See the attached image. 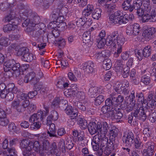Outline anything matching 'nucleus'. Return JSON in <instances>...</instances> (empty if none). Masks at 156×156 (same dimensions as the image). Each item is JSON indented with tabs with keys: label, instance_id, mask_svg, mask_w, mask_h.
Listing matches in <instances>:
<instances>
[{
	"label": "nucleus",
	"instance_id": "obj_1",
	"mask_svg": "<svg viewBox=\"0 0 156 156\" xmlns=\"http://www.w3.org/2000/svg\"><path fill=\"white\" fill-rule=\"evenodd\" d=\"M107 41L108 45L117 48L116 51L114 53V56L118 57L122 52V46L125 41V38L119 34L117 31H115L108 36Z\"/></svg>",
	"mask_w": 156,
	"mask_h": 156
},
{
	"label": "nucleus",
	"instance_id": "obj_2",
	"mask_svg": "<svg viewBox=\"0 0 156 156\" xmlns=\"http://www.w3.org/2000/svg\"><path fill=\"white\" fill-rule=\"evenodd\" d=\"M87 128L91 135H93L98 132V133L102 134L104 136L106 134L109 129L108 124L105 122H98L97 124L94 122H90Z\"/></svg>",
	"mask_w": 156,
	"mask_h": 156
},
{
	"label": "nucleus",
	"instance_id": "obj_3",
	"mask_svg": "<svg viewBox=\"0 0 156 156\" xmlns=\"http://www.w3.org/2000/svg\"><path fill=\"white\" fill-rule=\"evenodd\" d=\"M122 140L126 147H131L134 142L135 149H139L140 148L141 142L140 139L138 138L135 139L133 134L131 131H128L127 133L124 134L122 137Z\"/></svg>",
	"mask_w": 156,
	"mask_h": 156
},
{
	"label": "nucleus",
	"instance_id": "obj_4",
	"mask_svg": "<svg viewBox=\"0 0 156 156\" xmlns=\"http://www.w3.org/2000/svg\"><path fill=\"white\" fill-rule=\"evenodd\" d=\"M109 19L111 23L115 24L121 25L128 22L127 14H124L119 10L111 15Z\"/></svg>",
	"mask_w": 156,
	"mask_h": 156
},
{
	"label": "nucleus",
	"instance_id": "obj_5",
	"mask_svg": "<svg viewBox=\"0 0 156 156\" xmlns=\"http://www.w3.org/2000/svg\"><path fill=\"white\" fill-rule=\"evenodd\" d=\"M43 105L46 112L40 110L38 111L37 113L33 114L30 116L29 119L30 122H33L35 121L41 122L42 121L43 122V119L46 117L47 113L49 112L48 107L47 106H45V105Z\"/></svg>",
	"mask_w": 156,
	"mask_h": 156
},
{
	"label": "nucleus",
	"instance_id": "obj_6",
	"mask_svg": "<svg viewBox=\"0 0 156 156\" xmlns=\"http://www.w3.org/2000/svg\"><path fill=\"white\" fill-rule=\"evenodd\" d=\"M134 112H132L131 114L135 117H139L142 121H144L147 118L148 109L147 108L143 107H138L133 108Z\"/></svg>",
	"mask_w": 156,
	"mask_h": 156
},
{
	"label": "nucleus",
	"instance_id": "obj_7",
	"mask_svg": "<svg viewBox=\"0 0 156 156\" xmlns=\"http://www.w3.org/2000/svg\"><path fill=\"white\" fill-rule=\"evenodd\" d=\"M152 47L150 45L145 46L143 50H140L135 51V54L139 60H141L143 58H147L151 55Z\"/></svg>",
	"mask_w": 156,
	"mask_h": 156
},
{
	"label": "nucleus",
	"instance_id": "obj_8",
	"mask_svg": "<svg viewBox=\"0 0 156 156\" xmlns=\"http://www.w3.org/2000/svg\"><path fill=\"white\" fill-rule=\"evenodd\" d=\"M67 8L63 5H60L58 8L54 9L50 15V18L53 20H55L59 17L60 15L65 13V11H67Z\"/></svg>",
	"mask_w": 156,
	"mask_h": 156
},
{
	"label": "nucleus",
	"instance_id": "obj_9",
	"mask_svg": "<svg viewBox=\"0 0 156 156\" xmlns=\"http://www.w3.org/2000/svg\"><path fill=\"white\" fill-rule=\"evenodd\" d=\"M140 31V27L139 24L135 23L132 25L131 28L127 29L126 33L128 35L136 36L139 34Z\"/></svg>",
	"mask_w": 156,
	"mask_h": 156
},
{
	"label": "nucleus",
	"instance_id": "obj_10",
	"mask_svg": "<svg viewBox=\"0 0 156 156\" xmlns=\"http://www.w3.org/2000/svg\"><path fill=\"white\" fill-rule=\"evenodd\" d=\"M154 144L153 142L147 143L148 145L147 149H144L141 151L143 156H154Z\"/></svg>",
	"mask_w": 156,
	"mask_h": 156
},
{
	"label": "nucleus",
	"instance_id": "obj_11",
	"mask_svg": "<svg viewBox=\"0 0 156 156\" xmlns=\"http://www.w3.org/2000/svg\"><path fill=\"white\" fill-rule=\"evenodd\" d=\"M156 31L154 27L148 28L143 32L142 36L147 41H149L154 37V34Z\"/></svg>",
	"mask_w": 156,
	"mask_h": 156
},
{
	"label": "nucleus",
	"instance_id": "obj_12",
	"mask_svg": "<svg viewBox=\"0 0 156 156\" xmlns=\"http://www.w3.org/2000/svg\"><path fill=\"white\" fill-rule=\"evenodd\" d=\"M94 62L89 61L84 63L83 65V70L84 71L85 73L87 74L92 73L94 70Z\"/></svg>",
	"mask_w": 156,
	"mask_h": 156
},
{
	"label": "nucleus",
	"instance_id": "obj_13",
	"mask_svg": "<svg viewBox=\"0 0 156 156\" xmlns=\"http://www.w3.org/2000/svg\"><path fill=\"white\" fill-rule=\"evenodd\" d=\"M115 107L112 111L111 113H110V116L115 119H120L123 116V114L121 112L122 110L119 106Z\"/></svg>",
	"mask_w": 156,
	"mask_h": 156
},
{
	"label": "nucleus",
	"instance_id": "obj_14",
	"mask_svg": "<svg viewBox=\"0 0 156 156\" xmlns=\"http://www.w3.org/2000/svg\"><path fill=\"white\" fill-rule=\"evenodd\" d=\"M93 28L92 27L90 29L87 31L83 33V35L82 38L83 43L85 44H91L92 42L91 40V32L92 31Z\"/></svg>",
	"mask_w": 156,
	"mask_h": 156
},
{
	"label": "nucleus",
	"instance_id": "obj_15",
	"mask_svg": "<svg viewBox=\"0 0 156 156\" xmlns=\"http://www.w3.org/2000/svg\"><path fill=\"white\" fill-rule=\"evenodd\" d=\"M102 89L97 87H91L89 89L88 94L91 98H94L101 93Z\"/></svg>",
	"mask_w": 156,
	"mask_h": 156
},
{
	"label": "nucleus",
	"instance_id": "obj_16",
	"mask_svg": "<svg viewBox=\"0 0 156 156\" xmlns=\"http://www.w3.org/2000/svg\"><path fill=\"white\" fill-rule=\"evenodd\" d=\"M46 124L47 126H49V130L47 131V133L49 135V136L57 137V135L56 133V129L55 124L52 123V122L49 123V122H47Z\"/></svg>",
	"mask_w": 156,
	"mask_h": 156
},
{
	"label": "nucleus",
	"instance_id": "obj_17",
	"mask_svg": "<svg viewBox=\"0 0 156 156\" xmlns=\"http://www.w3.org/2000/svg\"><path fill=\"white\" fill-rule=\"evenodd\" d=\"M93 5L89 4L87 5V8L83 11L82 15L86 19L91 17V14L93 10Z\"/></svg>",
	"mask_w": 156,
	"mask_h": 156
},
{
	"label": "nucleus",
	"instance_id": "obj_18",
	"mask_svg": "<svg viewBox=\"0 0 156 156\" xmlns=\"http://www.w3.org/2000/svg\"><path fill=\"white\" fill-rule=\"evenodd\" d=\"M142 21L143 22H146L148 21L155 22L156 20V18H154V16L151 14V11L150 12H146L142 16Z\"/></svg>",
	"mask_w": 156,
	"mask_h": 156
},
{
	"label": "nucleus",
	"instance_id": "obj_19",
	"mask_svg": "<svg viewBox=\"0 0 156 156\" xmlns=\"http://www.w3.org/2000/svg\"><path fill=\"white\" fill-rule=\"evenodd\" d=\"M17 27V25L9 23L3 26V30L5 33L8 34L14 30Z\"/></svg>",
	"mask_w": 156,
	"mask_h": 156
},
{
	"label": "nucleus",
	"instance_id": "obj_20",
	"mask_svg": "<svg viewBox=\"0 0 156 156\" xmlns=\"http://www.w3.org/2000/svg\"><path fill=\"white\" fill-rule=\"evenodd\" d=\"M119 130L115 127H113L110 130L109 140L112 141H114L116 137H117Z\"/></svg>",
	"mask_w": 156,
	"mask_h": 156
},
{
	"label": "nucleus",
	"instance_id": "obj_21",
	"mask_svg": "<svg viewBox=\"0 0 156 156\" xmlns=\"http://www.w3.org/2000/svg\"><path fill=\"white\" fill-rule=\"evenodd\" d=\"M15 61L13 59H9L6 61L4 64V71H8L12 68V66L15 64Z\"/></svg>",
	"mask_w": 156,
	"mask_h": 156
},
{
	"label": "nucleus",
	"instance_id": "obj_22",
	"mask_svg": "<svg viewBox=\"0 0 156 156\" xmlns=\"http://www.w3.org/2000/svg\"><path fill=\"white\" fill-rule=\"evenodd\" d=\"M113 96L110 95V98H107L105 101V105L111 109L112 111L115 108V107H118V105H116V103L115 102H113L112 99V97Z\"/></svg>",
	"mask_w": 156,
	"mask_h": 156
},
{
	"label": "nucleus",
	"instance_id": "obj_23",
	"mask_svg": "<svg viewBox=\"0 0 156 156\" xmlns=\"http://www.w3.org/2000/svg\"><path fill=\"white\" fill-rule=\"evenodd\" d=\"M58 115L57 112L55 110H52L51 112L50 115L48 117L47 119V122L49 123L52 122V120L55 121L57 120Z\"/></svg>",
	"mask_w": 156,
	"mask_h": 156
},
{
	"label": "nucleus",
	"instance_id": "obj_24",
	"mask_svg": "<svg viewBox=\"0 0 156 156\" xmlns=\"http://www.w3.org/2000/svg\"><path fill=\"white\" fill-rule=\"evenodd\" d=\"M15 16L13 13H11L10 14L6 15L4 18L5 22H11V24L15 23V21H17V19H16Z\"/></svg>",
	"mask_w": 156,
	"mask_h": 156
},
{
	"label": "nucleus",
	"instance_id": "obj_25",
	"mask_svg": "<svg viewBox=\"0 0 156 156\" xmlns=\"http://www.w3.org/2000/svg\"><path fill=\"white\" fill-rule=\"evenodd\" d=\"M142 3L143 6L144 7V10L146 12H150L152 8V5L150 4V0H141L140 1Z\"/></svg>",
	"mask_w": 156,
	"mask_h": 156
},
{
	"label": "nucleus",
	"instance_id": "obj_26",
	"mask_svg": "<svg viewBox=\"0 0 156 156\" xmlns=\"http://www.w3.org/2000/svg\"><path fill=\"white\" fill-rule=\"evenodd\" d=\"M28 147L30 150L33 149L35 151L38 152V150L40 149V145L38 141H36L33 143L32 142L30 143L29 146Z\"/></svg>",
	"mask_w": 156,
	"mask_h": 156
},
{
	"label": "nucleus",
	"instance_id": "obj_27",
	"mask_svg": "<svg viewBox=\"0 0 156 156\" xmlns=\"http://www.w3.org/2000/svg\"><path fill=\"white\" fill-rule=\"evenodd\" d=\"M35 13V12H33L32 10L28 8V9L22 11V13L21 14V15H22V16H24L25 17H26L27 18L32 19L33 16H34V14Z\"/></svg>",
	"mask_w": 156,
	"mask_h": 156
},
{
	"label": "nucleus",
	"instance_id": "obj_28",
	"mask_svg": "<svg viewBox=\"0 0 156 156\" xmlns=\"http://www.w3.org/2000/svg\"><path fill=\"white\" fill-rule=\"evenodd\" d=\"M76 120L78 124L79 125L80 128L82 129H85L88 126L87 123L84 119L79 117Z\"/></svg>",
	"mask_w": 156,
	"mask_h": 156
},
{
	"label": "nucleus",
	"instance_id": "obj_29",
	"mask_svg": "<svg viewBox=\"0 0 156 156\" xmlns=\"http://www.w3.org/2000/svg\"><path fill=\"white\" fill-rule=\"evenodd\" d=\"M23 60L27 62H30L33 59H35L33 55L30 53L29 51L23 55L22 57Z\"/></svg>",
	"mask_w": 156,
	"mask_h": 156
},
{
	"label": "nucleus",
	"instance_id": "obj_30",
	"mask_svg": "<svg viewBox=\"0 0 156 156\" xmlns=\"http://www.w3.org/2000/svg\"><path fill=\"white\" fill-rule=\"evenodd\" d=\"M101 10L99 8L95 9L93 8V10L91 14V16L94 19L98 20L101 16Z\"/></svg>",
	"mask_w": 156,
	"mask_h": 156
},
{
	"label": "nucleus",
	"instance_id": "obj_31",
	"mask_svg": "<svg viewBox=\"0 0 156 156\" xmlns=\"http://www.w3.org/2000/svg\"><path fill=\"white\" fill-rule=\"evenodd\" d=\"M20 104L19 100H14L12 102L11 107L13 109H16L19 112H21L22 108Z\"/></svg>",
	"mask_w": 156,
	"mask_h": 156
},
{
	"label": "nucleus",
	"instance_id": "obj_32",
	"mask_svg": "<svg viewBox=\"0 0 156 156\" xmlns=\"http://www.w3.org/2000/svg\"><path fill=\"white\" fill-rule=\"evenodd\" d=\"M23 67H21L19 63H16L15 62V64L14 65V66H12L11 69L14 72L15 74L14 76H18L20 74V68L21 69Z\"/></svg>",
	"mask_w": 156,
	"mask_h": 156
},
{
	"label": "nucleus",
	"instance_id": "obj_33",
	"mask_svg": "<svg viewBox=\"0 0 156 156\" xmlns=\"http://www.w3.org/2000/svg\"><path fill=\"white\" fill-rule=\"evenodd\" d=\"M30 142L27 139H23L21 140V142L20 143V146L21 148H25V150L24 151H30V150L28 149V147L29 148V146Z\"/></svg>",
	"mask_w": 156,
	"mask_h": 156
},
{
	"label": "nucleus",
	"instance_id": "obj_34",
	"mask_svg": "<svg viewBox=\"0 0 156 156\" xmlns=\"http://www.w3.org/2000/svg\"><path fill=\"white\" fill-rule=\"evenodd\" d=\"M112 62L109 59H106L103 61V68L106 70H108L111 68Z\"/></svg>",
	"mask_w": 156,
	"mask_h": 156
},
{
	"label": "nucleus",
	"instance_id": "obj_35",
	"mask_svg": "<svg viewBox=\"0 0 156 156\" xmlns=\"http://www.w3.org/2000/svg\"><path fill=\"white\" fill-rule=\"evenodd\" d=\"M41 34V30H37L36 29L32 32L31 34H30L29 35L33 38H34L35 39H37L39 38Z\"/></svg>",
	"mask_w": 156,
	"mask_h": 156
},
{
	"label": "nucleus",
	"instance_id": "obj_36",
	"mask_svg": "<svg viewBox=\"0 0 156 156\" xmlns=\"http://www.w3.org/2000/svg\"><path fill=\"white\" fill-rule=\"evenodd\" d=\"M35 76V74L34 72H30L25 76L24 80V82L26 83L30 82Z\"/></svg>",
	"mask_w": 156,
	"mask_h": 156
},
{
	"label": "nucleus",
	"instance_id": "obj_37",
	"mask_svg": "<svg viewBox=\"0 0 156 156\" xmlns=\"http://www.w3.org/2000/svg\"><path fill=\"white\" fill-rule=\"evenodd\" d=\"M6 90H7L8 92H12L13 93H16L17 91L16 87H15L14 84L13 83L7 84Z\"/></svg>",
	"mask_w": 156,
	"mask_h": 156
},
{
	"label": "nucleus",
	"instance_id": "obj_38",
	"mask_svg": "<svg viewBox=\"0 0 156 156\" xmlns=\"http://www.w3.org/2000/svg\"><path fill=\"white\" fill-rule=\"evenodd\" d=\"M10 44L9 38L5 37L0 38V45L2 46L6 47Z\"/></svg>",
	"mask_w": 156,
	"mask_h": 156
},
{
	"label": "nucleus",
	"instance_id": "obj_39",
	"mask_svg": "<svg viewBox=\"0 0 156 156\" xmlns=\"http://www.w3.org/2000/svg\"><path fill=\"white\" fill-rule=\"evenodd\" d=\"M102 135L100 133V134H96L93 137V143L95 144H100L101 140L102 139Z\"/></svg>",
	"mask_w": 156,
	"mask_h": 156
},
{
	"label": "nucleus",
	"instance_id": "obj_40",
	"mask_svg": "<svg viewBox=\"0 0 156 156\" xmlns=\"http://www.w3.org/2000/svg\"><path fill=\"white\" fill-rule=\"evenodd\" d=\"M113 102H115L116 103V105L120 104L124 100V97L121 95H119L117 97H112Z\"/></svg>",
	"mask_w": 156,
	"mask_h": 156
},
{
	"label": "nucleus",
	"instance_id": "obj_41",
	"mask_svg": "<svg viewBox=\"0 0 156 156\" xmlns=\"http://www.w3.org/2000/svg\"><path fill=\"white\" fill-rule=\"evenodd\" d=\"M96 41L97 46L98 48H103L106 43L105 39L97 38Z\"/></svg>",
	"mask_w": 156,
	"mask_h": 156
},
{
	"label": "nucleus",
	"instance_id": "obj_42",
	"mask_svg": "<svg viewBox=\"0 0 156 156\" xmlns=\"http://www.w3.org/2000/svg\"><path fill=\"white\" fill-rule=\"evenodd\" d=\"M105 6V8L106 9L107 11L109 13L112 12V13L113 10L116 7V5L114 4H106Z\"/></svg>",
	"mask_w": 156,
	"mask_h": 156
},
{
	"label": "nucleus",
	"instance_id": "obj_43",
	"mask_svg": "<svg viewBox=\"0 0 156 156\" xmlns=\"http://www.w3.org/2000/svg\"><path fill=\"white\" fill-rule=\"evenodd\" d=\"M104 97L102 95H99L94 100V104L98 106L100 105L104 101Z\"/></svg>",
	"mask_w": 156,
	"mask_h": 156
},
{
	"label": "nucleus",
	"instance_id": "obj_44",
	"mask_svg": "<svg viewBox=\"0 0 156 156\" xmlns=\"http://www.w3.org/2000/svg\"><path fill=\"white\" fill-rule=\"evenodd\" d=\"M34 16L32 19H30L32 22H33V24H34L35 25L39 24L41 21L40 17L35 12L34 14Z\"/></svg>",
	"mask_w": 156,
	"mask_h": 156
},
{
	"label": "nucleus",
	"instance_id": "obj_45",
	"mask_svg": "<svg viewBox=\"0 0 156 156\" xmlns=\"http://www.w3.org/2000/svg\"><path fill=\"white\" fill-rule=\"evenodd\" d=\"M142 4V3H141V2L140 3H138L136 2H134L133 5H132L130 9V12H132L134 9L137 10L140 8Z\"/></svg>",
	"mask_w": 156,
	"mask_h": 156
},
{
	"label": "nucleus",
	"instance_id": "obj_46",
	"mask_svg": "<svg viewBox=\"0 0 156 156\" xmlns=\"http://www.w3.org/2000/svg\"><path fill=\"white\" fill-rule=\"evenodd\" d=\"M60 102V99L58 97H57L55 98L52 103L51 106L52 108H55L59 107Z\"/></svg>",
	"mask_w": 156,
	"mask_h": 156
},
{
	"label": "nucleus",
	"instance_id": "obj_47",
	"mask_svg": "<svg viewBox=\"0 0 156 156\" xmlns=\"http://www.w3.org/2000/svg\"><path fill=\"white\" fill-rule=\"evenodd\" d=\"M72 113H70V114L69 115L70 116L71 118L70 119H69V121L71 120L72 119H77V118L79 117L78 116V111L76 109H73L72 112Z\"/></svg>",
	"mask_w": 156,
	"mask_h": 156
},
{
	"label": "nucleus",
	"instance_id": "obj_48",
	"mask_svg": "<svg viewBox=\"0 0 156 156\" xmlns=\"http://www.w3.org/2000/svg\"><path fill=\"white\" fill-rule=\"evenodd\" d=\"M41 125V122L37 121L31 124L30 128L31 130L38 129L40 128Z\"/></svg>",
	"mask_w": 156,
	"mask_h": 156
},
{
	"label": "nucleus",
	"instance_id": "obj_49",
	"mask_svg": "<svg viewBox=\"0 0 156 156\" xmlns=\"http://www.w3.org/2000/svg\"><path fill=\"white\" fill-rule=\"evenodd\" d=\"M20 16L21 17L22 19H23V20H25L23 23H22L23 27H27L29 24H33V22H32L30 19L27 18L26 19L24 16H22V15H20Z\"/></svg>",
	"mask_w": 156,
	"mask_h": 156
},
{
	"label": "nucleus",
	"instance_id": "obj_50",
	"mask_svg": "<svg viewBox=\"0 0 156 156\" xmlns=\"http://www.w3.org/2000/svg\"><path fill=\"white\" fill-rule=\"evenodd\" d=\"M35 25L34 24H30L27 27L26 31L29 35L36 29Z\"/></svg>",
	"mask_w": 156,
	"mask_h": 156
},
{
	"label": "nucleus",
	"instance_id": "obj_51",
	"mask_svg": "<svg viewBox=\"0 0 156 156\" xmlns=\"http://www.w3.org/2000/svg\"><path fill=\"white\" fill-rule=\"evenodd\" d=\"M85 104L80 102H76L75 103V106L81 111H84L86 109Z\"/></svg>",
	"mask_w": 156,
	"mask_h": 156
},
{
	"label": "nucleus",
	"instance_id": "obj_52",
	"mask_svg": "<svg viewBox=\"0 0 156 156\" xmlns=\"http://www.w3.org/2000/svg\"><path fill=\"white\" fill-rule=\"evenodd\" d=\"M102 139L101 140L100 144V146L101 150L105 147V146L107 144V141H108V138L105 137V136L102 135Z\"/></svg>",
	"mask_w": 156,
	"mask_h": 156
},
{
	"label": "nucleus",
	"instance_id": "obj_53",
	"mask_svg": "<svg viewBox=\"0 0 156 156\" xmlns=\"http://www.w3.org/2000/svg\"><path fill=\"white\" fill-rule=\"evenodd\" d=\"M9 121L6 117L0 118V125L3 126H6L9 123Z\"/></svg>",
	"mask_w": 156,
	"mask_h": 156
},
{
	"label": "nucleus",
	"instance_id": "obj_54",
	"mask_svg": "<svg viewBox=\"0 0 156 156\" xmlns=\"http://www.w3.org/2000/svg\"><path fill=\"white\" fill-rule=\"evenodd\" d=\"M28 50L26 47H25L19 48L17 53V54L18 56L24 55V54L28 51Z\"/></svg>",
	"mask_w": 156,
	"mask_h": 156
},
{
	"label": "nucleus",
	"instance_id": "obj_55",
	"mask_svg": "<svg viewBox=\"0 0 156 156\" xmlns=\"http://www.w3.org/2000/svg\"><path fill=\"white\" fill-rule=\"evenodd\" d=\"M56 41L57 42L59 47L60 48H63L66 44L65 40L61 37L57 39L56 40Z\"/></svg>",
	"mask_w": 156,
	"mask_h": 156
},
{
	"label": "nucleus",
	"instance_id": "obj_56",
	"mask_svg": "<svg viewBox=\"0 0 156 156\" xmlns=\"http://www.w3.org/2000/svg\"><path fill=\"white\" fill-rule=\"evenodd\" d=\"M141 81L145 84L147 85L148 84L151 82V80L149 76L144 75L141 78Z\"/></svg>",
	"mask_w": 156,
	"mask_h": 156
},
{
	"label": "nucleus",
	"instance_id": "obj_57",
	"mask_svg": "<svg viewBox=\"0 0 156 156\" xmlns=\"http://www.w3.org/2000/svg\"><path fill=\"white\" fill-rule=\"evenodd\" d=\"M9 130L10 132H16L17 131V126L14 122L10 123L8 126Z\"/></svg>",
	"mask_w": 156,
	"mask_h": 156
},
{
	"label": "nucleus",
	"instance_id": "obj_58",
	"mask_svg": "<svg viewBox=\"0 0 156 156\" xmlns=\"http://www.w3.org/2000/svg\"><path fill=\"white\" fill-rule=\"evenodd\" d=\"M101 110L103 113L106 114L108 113L110 115L111 114L110 113H111L112 110L105 105L103 106L102 107Z\"/></svg>",
	"mask_w": 156,
	"mask_h": 156
},
{
	"label": "nucleus",
	"instance_id": "obj_59",
	"mask_svg": "<svg viewBox=\"0 0 156 156\" xmlns=\"http://www.w3.org/2000/svg\"><path fill=\"white\" fill-rule=\"evenodd\" d=\"M42 144L44 149L48 150L51 148V145L48 140H45L43 141Z\"/></svg>",
	"mask_w": 156,
	"mask_h": 156
},
{
	"label": "nucleus",
	"instance_id": "obj_60",
	"mask_svg": "<svg viewBox=\"0 0 156 156\" xmlns=\"http://www.w3.org/2000/svg\"><path fill=\"white\" fill-rule=\"evenodd\" d=\"M101 150L102 154L104 156H108L112 152L111 149L106 147Z\"/></svg>",
	"mask_w": 156,
	"mask_h": 156
},
{
	"label": "nucleus",
	"instance_id": "obj_61",
	"mask_svg": "<svg viewBox=\"0 0 156 156\" xmlns=\"http://www.w3.org/2000/svg\"><path fill=\"white\" fill-rule=\"evenodd\" d=\"M41 63L44 67L48 69L49 68L50 63L48 60H45L44 58H42L41 59Z\"/></svg>",
	"mask_w": 156,
	"mask_h": 156
},
{
	"label": "nucleus",
	"instance_id": "obj_62",
	"mask_svg": "<svg viewBox=\"0 0 156 156\" xmlns=\"http://www.w3.org/2000/svg\"><path fill=\"white\" fill-rule=\"evenodd\" d=\"M123 70V73L122 74L124 78H126L129 75V67L126 66L125 67H124Z\"/></svg>",
	"mask_w": 156,
	"mask_h": 156
},
{
	"label": "nucleus",
	"instance_id": "obj_63",
	"mask_svg": "<svg viewBox=\"0 0 156 156\" xmlns=\"http://www.w3.org/2000/svg\"><path fill=\"white\" fill-rule=\"evenodd\" d=\"M147 105L148 107L151 108L152 109H154L156 107V101L155 100H154L147 101Z\"/></svg>",
	"mask_w": 156,
	"mask_h": 156
},
{
	"label": "nucleus",
	"instance_id": "obj_64",
	"mask_svg": "<svg viewBox=\"0 0 156 156\" xmlns=\"http://www.w3.org/2000/svg\"><path fill=\"white\" fill-rule=\"evenodd\" d=\"M122 8L125 11L129 10L130 12V8L132 6L131 4L126 3L125 2H123L122 4Z\"/></svg>",
	"mask_w": 156,
	"mask_h": 156
}]
</instances>
